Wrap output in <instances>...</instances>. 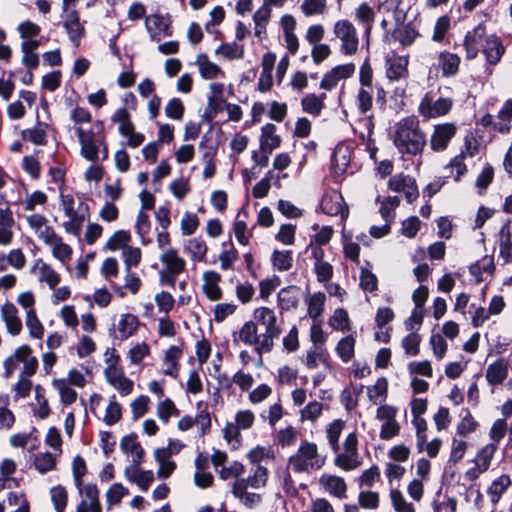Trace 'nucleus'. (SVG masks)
Here are the masks:
<instances>
[{"label": "nucleus", "instance_id": "nucleus-1", "mask_svg": "<svg viewBox=\"0 0 512 512\" xmlns=\"http://www.w3.org/2000/svg\"><path fill=\"white\" fill-rule=\"evenodd\" d=\"M281 331L274 310L259 307L253 312V320L243 324L238 337L244 344L254 347L261 363L262 354L272 351L274 341L280 336Z\"/></svg>", "mask_w": 512, "mask_h": 512}, {"label": "nucleus", "instance_id": "nucleus-2", "mask_svg": "<svg viewBox=\"0 0 512 512\" xmlns=\"http://www.w3.org/2000/svg\"><path fill=\"white\" fill-rule=\"evenodd\" d=\"M393 143L400 153L421 154L427 139L420 127L419 120L414 116L399 120L394 125Z\"/></svg>", "mask_w": 512, "mask_h": 512}, {"label": "nucleus", "instance_id": "nucleus-3", "mask_svg": "<svg viewBox=\"0 0 512 512\" xmlns=\"http://www.w3.org/2000/svg\"><path fill=\"white\" fill-rule=\"evenodd\" d=\"M103 130L102 121H96L93 128L89 130L81 127L74 128L80 144V154L86 160L97 162L108 158V145Z\"/></svg>", "mask_w": 512, "mask_h": 512}, {"label": "nucleus", "instance_id": "nucleus-4", "mask_svg": "<svg viewBox=\"0 0 512 512\" xmlns=\"http://www.w3.org/2000/svg\"><path fill=\"white\" fill-rule=\"evenodd\" d=\"M326 457L318 452L315 443L303 440L297 451L288 459V466L295 473H311L325 465Z\"/></svg>", "mask_w": 512, "mask_h": 512}, {"label": "nucleus", "instance_id": "nucleus-5", "mask_svg": "<svg viewBox=\"0 0 512 512\" xmlns=\"http://www.w3.org/2000/svg\"><path fill=\"white\" fill-rule=\"evenodd\" d=\"M23 364L21 373L26 375H34L38 368V360L32 355V349L28 345L18 347L14 354L4 361V376L10 378L19 364Z\"/></svg>", "mask_w": 512, "mask_h": 512}, {"label": "nucleus", "instance_id": "nucleus-6", "mask_svg": "<svg viewBox=\"0 0 512 512\" xmlns=\"http://www.w3.org/2000/svg\"><path fill=\"white\" fill-rule=\"evenodd\" d=\"M334 464L345 470L351 471L360 466L361 460L358 452V438L356 433H349L343 443V450H338Z\"/></svg>", "mask_w": 512, "mask_h": 512}, {"label": "nucleus", "instance_id": "nucleus-7", "mask_svg": "<svg viewBox=\"0 0 512 512\" xmlns=\"http://www.w3.org/2000/svg\"><path fill=\"white\" fill-rule=\"evenodd\" d=\"M333 33L341 41V52L351 56L358 51L359 39L356 28L349 20H338L333 26Z\"/></svg>", "mask_w": 512, "mask_h": 512}, {"label": "nucleus", "instance_id": "nucleus-8", "mask_svg": "<svg viewBox=\"0 0 512 512\" xmlns=\"http://www.w3.org/2000/svg\"><path fill=\"white\" fill-rule=\"evenodd\" d=\"M453 100L448 97L434 99L432 93H426L421 99L418 111L425 118H437L450 112Z\"/></svg>", "mask_w": 512, "mask_h": 512}, {"label": "nucleus", "instance_id": "nucleus-9", "mask_svg": "<svg viewBox=\"0 0 512 512\" xmlns=\"http://www.w3.org/2000/svg\"><path fill=\"white\" fill-rule=\"evenodd\" d=\"M68 221L64 222L63 227L69 234L79 237L84 222L89 218V207L85 202H79L76 208L71 211H64Z\"/></svg>", "mask_w": 512, "mask_h": 512}, {"label": "nucleus", "instance_id": "nucleus-10", "mask_svg": "<svg viewBox=\"0 0 512 512\" xmlns=\"http://www.w3.org/2000/svg\"><path fill=\"white\" fill-rule=\"evenodd\" d=\"M457 126L454 123H442L434 126L430 137V147L434 152L444 151L450 140L456 135Z\"/></svg>", "mask_w": 512, "mask_h": 512}, {"label": "nucleus", "instance_id": "nucleus-11", "mask_svg": "<svg viewBox=\"0 0 512 512\" xmlns=\"http://www.w3.org/2000/svg\"><path fill=\"white\" fill-rule=\"evenodd\" d=\"M78 494L80 502L76 507V512H102L100 492L95 483H87V487Z\"/></svg>", "mask_w": 512, "mask_h": 512}, {"label": "nucleus", "instance_id": "nucleus-12", "mask_svg": "<svg viewBox=\"0 0 512 512\" xmlns=\"http://www.w3.org/2000/svg\"><path fill=\"white\" fill-rule=\"evenodd\" d=\"M321 210L330 216L340 215L342 219L348 216V208L345 206L342 195L335 190L326 192L320 203Z\"/></svg>", "mask_w": 512, "mask_h": 512}, {"label": "nucleus", "instance_id": "nucleus-13", "mask_svg": "<svg viewBox=\"0 0 512 512\" xmlns=\"http://www.w3.org/2000/svg\"><path fill=\"white\" fill-rule=\"evenodd\" d=\"M487 36L484 23H479L473 30L467 32L463 44L467 59L471 60L477 57L479 45L485 42Z\"/></svg>", "mask_w": 512, "mask_h": 512}, {"label": "nucleus", "instance_id": "nucleus-14", "mask_svg": "<svg viewBox=\"0 0 512 512\" xmlns=\"http://www.w3.org/2000/svg\"><path fill=\"white\" fill-rule=\"evenodd\" d=\"M505 51L506 49L501 38L496 34L488 35L482 44V53L485 56L486 63L490 66L497 65Z\"/></svg>", "mask_w": 512, "mask_h": 512}, {"label": "nucleus", "instance_id": "nucleus-15", "mask_svg": "<svg viewBox=\"0 0 512 512\" xmlns=\"http://www.w3.org/2000/svg\"><path fill=\"white\" fill-rule=\"evenodd\" d=\"M253 474L247 478L237 479L235 481L237 493H241L243 489L251 487L253 489H259L265 487L268 480V470L261 465H255Z\"/></svg>", "mask_w": 512, "mask_h": 512}, {"label": "nucleus", "instance_id": "nucleus-16", "mask_svg": "<svg viewBox=\"0 0 512 512\" xmlns=\"http://www.w3.org/2000/svg\"><path fill=\"white\" fill-rule=\"evenodd\" d=\"M145 26L152 41H160L162 37L172 35L170 24L158 14L149 15L145 19Z\"/></svg>", "mask_w": 512, "mask_h": 512}, {"label": "nucleus", "instance_id": "nucleus-17", "mask_svg": "<svg viewBox=\"0 0 512 512\" xmlns=\"http://www.w3.org/2000/svg\"><path fill=\"white\" fill-rule=\"evenodd\" d=\"M319 484L330 495L338 499L347 498V484L342 477L324 473L319 478Z\"/></svg>", "mask_w": 512, "mask_h": 512}, {"label": "nucleus", "instance_id": "nucleus-18", "mask_svg": "<svg viewBox=\"0 0 512 512\" xmlns=\"http://www.w3.org/2000/svg\"><path fill=\"white\" fill-rule=\"evenodd\" d=\"M202 291L210 301H218L223 296V291L219 286L221 275L216 271H205L202 276Z\"/></svg>", "mask_w": 512, "mask_h": 512}, {"label": "nucleus", "instance_id": "nucleus-19", "mask_svg": "<svg viewBox=\"0 0 512 512\" xmlns=\"http://www.w3.org/2000/svg\"><path fill=\"white\" fill-rule=\"evenodd\" d=\"M183 350L179 346H170L164 353L162 362L163 373L176 379L180 371V359L182 358Z\"/></svg>", "mask_w": 512, "mask_h": 512}, {"label": "nucleus", "instance_id": "nucleus-20", "mask_svg": "<svg viewBox=\"0 0 512 512\" xmlns=\"http://www.w3.org/2000/svg\"><path fill=\"white\" fill-rule=\"evenodd\" d=\"M27 222L38 238L45 244L57 236L54 229L48 225V220L41 214L30 215L27 218Z\"/></svg>", "mask_w": 512, "mask_h": 512}, {"label": "nucleus", "instance_id": "nucleus-21", "mask_svg": "<svg viewBox=\"0 0 512 512\" xmlns=\"http://www.w3.org/2000/svg\"><path fill=\"white\" fill-rule=\"evenodd\" d=\"M300 295L301 291L298 286L291 285L282 288L277 294V303L281 312L297 309Z\"/></svg>", "mask_w": 512, "mask_h": 512}, {"label": "nucleus", "instance_id": "nucleus-22", "mask_svg": "<svg viewBox=\"0 0 512 512\" xmlns=\"http://www.w3.org/2000/svg\"><path fill=\"white\" fill-rule=\"evenodd\" d=\"M409 60L404 56H395L386 60V76L391 81L406 79L409 75Z\"/></svg>", "mask_w": 512, "mask_h": 512}, {"label": "nucleus", "instance_id": "nucleus-23", "mask_svg": "<svg viewBox=\"0 0 512 512\" xmlns=\"http://www.w3.org/2000/svg\"><path fill=\"white\" fill-rule=\"evenodd\" d=\"M1 319L5 323L8 333L13 336L20 334L22 331V321L18 316V309L13 303L6 302L2 305Z\"/></svg>", "mask_w": 512, "mask_h": 512}, {"label": "nucleus", "instance_id": "nucleus-24", "mask_svg": "<svg viewBox=\"0 0 512 512\" xmlns=\"http://www.w3.org/2000/svg\"><path fill=\"white\" fill-rule=\"evenodd\" d=\"M139 319L136 315L131 313L121 314L116 324L115 337L120 340H127L132 337L139 328Z\"/></svg>", "mask_w": 512, "mask_h": 512}, {"label": "nucleus", "instance_id": "nucleus-25", "mask_svg": "<svg viewBox=\"0 0 512 512\" xmlns=\"http://www.w3.org/2000/svg\"><path fill=\"white\" fill-rule=\"evenodd\" d=\"M195 65L198 67L199 74L205 80L225 77L223 70L217 64L210 61L205 53H200L196 56Z\"/></svg>", "mask_w": 512, "mask_h": 512}, {"label": "nucleus", "instance_id": "nucleus-26", "mask_svg": "<svg viewBox=\"0 0 512 512\" xmlns=\"http://www.w3.org/2000/svg\"><path fill=\"white\" fill-rule=\"evenodd\" d=\"M499 254L506 262L512 261V221L506 220L498 232Z\"/></svg>", "mask_w": 512, "mask_h": 512}, {"label": "nucleus", "instance_id": "nucleus-27", "mask_svg": "<svg viewBox=\"0 0 512 512\" xmlns=\"http://www.w3.org/2000/svg\"><path fill=\"white\" fill-rule=\"evenodd\" d=\"M32 273H38V279L45 282L51 289H54L60 282V275L42 259H37L31 268Z\"/></svg>", "mask_w": 512, "mask_h": 512}, {"label": "nucleus", "instance_id": "nucleus-28", "mask_svg": "<svg viewBox=\"0 0 512 512\" xmlns=\"http://www.w3.org/2000/svg\"><path fill=\"white\" fill-rule=\"evenodd\" d=\"M63 26L65 27L70 40L77 47L79 45L80 39L85 34V30L80 23L79 16L75 10H72L66 14L63 21Z\"/></svg>", "mask_w": 512, "mask_h": 512}, {"label": "nucleus", "instance_id": "nucleus-29", "mask_svg": "<svg viewBox=\"0 0 512 512\" xmlns=\"http://www.w3.org/2000/svg\"><path fill=\"white\" fill-rule=\"evenodd\" d=\"M15 224L12 212L9 208H0V244L7 246L11 244Z\"/></svg>", "mask_w": 512, "mask_h": 512}, {"label": "nucleus", "instance_id": "nucleus-30", "mask_svg": "<svg viewBox=\"0 0 512 512\" xmlns=\"http://www.w3.org/2000/svg\"><path fill=\"white\" fill-rule=\"evenodd\" d=\"M509 365L507 360L500 358L491 363L486 370V380L491 385L501 384L508 376Z\"/></svg>", "mask_w": 512, "mask_h": 512}, {"label": "nucleus", "instance_id": "nucleus-31", "mask_svg": "<svg viewBox=\"0 0 512 512\" xmlns=\"http://www.w3.org/2000/svg\"><path fill=\"white\" fill-rule=\"evenodd\" d=\"M161 263L165 266L164 270L172 274H180L185 270L186 262L178 255L177 250L167 249L160 256Z\"/></svg>", "mask_w": 512, "mask_h": 512}, {"label": "nucleus", "instance_id": "nucleus-32", "mask_svg": "<svg viewBox=\"0 0 512 512\" xmlns=\"http://www.w3.org/2000/svg\"><path fill=\"white\" fill-rule=\"evenodd\" d=\"M355 20L364 28V33L367 38L371 34V30L375 21V11L366 2L361 3L355 9Z\"/></svg>", "mask_w": 512, "mask_h": 512}, {"label": "nucleus", "instance_id": "nucleus-33", "mask_svg": "<svg viewBox=\"0 0 512 512\" xmlns=\"http://www.w3.org/2000/svg\"><path fill=\"white\" fill-rule=\"evenodd\" d=\"M207 251V244L202 238H191L184 243V252L189 254L191 260L194 262L205 261Z\"/></svg>", "mask_w": 512, "mask_h": 512}, {"label": "nucleus", "instance_id": "nucleus-34", "mask_svg": "<svg viewBox=\"0 0 512 512\" xmlns=\"http://www.w3.org/2000/svg\"><path fill=\"white\" fill-rule=\"evenodd\" d=\"M120 447L123 452L132 454V462L140 465L144 456V449L137 441L136 435H127L122 438Z\"/></svg>", "mask_w": 512, "mask_h": 512}, {"label": "nucleus", "instance_id": "nucleus-35", "mask_svg": "<svg viewBox=\"0 0 512 512\" xmlns=\"http://www.w3.org/2000/svg\"><path fill=\"white\" fill-rule=\"evenodd\" d=\"M276 127L274 124H266L262 127L260 139V149L263 152L272 153L280 145V137L275 134Z\"/></svg>", "mask_w": 512, "mask_h": 512}, {"label": "nucleus", "instance_id": "nucleus-36", "mask_svg": "<svg viewBox=\"0 0 512 512\" xmlns=\"http://www.w3.org/2000/svg\"><path fill=\"white\" fill-rule=\"evenodd\" d=\"M154 457L159 465L157 471L158 477L161 479L168 478L176 469V463L171 460V456L168 455V452L162 449H156L154 452Z\"/></svg>", "mask_w": 512, "mask_h": 512}, {"label": "nucleus", "instance_id": "nucleus-37", "mask_svg": "<svg viewBox=\"0 0 512 512\" xmlns=\"http://www.w3.org/2000/svg\"><path fill=\"white\" fill-rule=\"evenodd\" d=\"M512 121V100H507L503 107L498 112L497 120L494 123V128L500 133H508L511 129Z\"/></svg>", "mask_w": 512, "mask_h": 512}, {"label": "nucleus", "instance_id": "nucleus-38", "mask_svg": "<svg viewBox=\"0 0 512 512\" xmlns=\"http://www.w3.org/2000/svg\"><path fill=\"white\" fill-rule=\"evenodd\" d=\"M439 61L444 76H454L458 72L460 65V57L458 55L442 52L439 55Z\"/></svg>", "mask_w": 512, "mask_h": 512}, {"label": "nucleus", "instance_id": "nucleus-39", "mask_svg": "<svg viewBox=\"0 0 512 512\" xmlns=\"http://www.w3.org/2000/svg\"><path fill=\"white\" fill-rule=\"evenodd\" d=\"M498 449L496 443H489L478 451L475 457V465L482 471H487L491 465V461Z\"/></svg>", "mask_w": 512, "mask_h": 512}, {"label": "nucleus", "instance_id": "nucleus-40", "mask_svg": "<svg viewBox=\"0 0 512 512\" xmlns=\"http://www.w3.org/2000/svg\"><path fill=\"white\" fill-rule=\"evenodd\" d=\"M56 457L57 455H53L50 452L38 453L34 457L33 465L39 473L45 474L55 469Z\"/></svg>", "mask_w": 512, "mask_h": 512}, {"label": "nucleus", "instance_id": "nucleus-41", "mask_svg": "<svg viewBox=\"0 0 512 512\" xmlns=\"http://www.w3.org/2000/svg\"><path fill=\"white\" fill-rule=\"evenodd\" d=\"M327 0H303L300 5L301 12L306 17L324 15L327 11Z\"/></svg>", "mask_w": 512, "mask_h": 512}, {"label": "nucleus", "instance_id": "nucleus-42", "mask_svg": "<svg viewBox=\"0 0 512 512\" xmlns=\"http://www.w3.org/2000/svg\"><path fill=\"white\" fill-rule=\"evenodd\" d=\"M112 122L119 124V133L124 136L132 133L134 125L131 122L130 114L125 107H121L111 117Z\"/></svg>", "mask_w": 512, "mask_h": 512}, {"label": "nucleus", "instance_id": "nucleus-43", "mask_svg": "<svg viewBox=\"0 0 512 512\" xmlns=\"http://www.w3.org/2000/svg\"><path fill=\"white\" fill-rule=\"evenodd\" d=\"M344 427L345 422L341 419H336L326 429L327 440L334 453H337L339 450V438Z\"/></svg>", "mask_w": 512, "mask_h": 512}, {"label": "nucleus", "instance_id": "nucleus-44", "mask_svg": "<svg viewBox=\"0 0 512 512\" xmlns=\"http://www.w3.org/2000/svg\"><path fill=\"white\" fill-rule=\"evenodd\" d=\"M52 386L59 392L64 405H70L77 400V392L68 385L66 379H54Z\"/></svg>", "mask_w": 512, "mask_h": 512}, {"label": "nucleus", "instance_id": "nucleus-45", "mask_svg": "<svg viewBox=\"0 0 512 512\" xmlns=\"http://www.w3.org/2000/svg\"><path fill=\"white\" fill-rule=\"evenodd\" d=\"M47 245L51 247L53 256L61 262L65 263L71 259L72 248L64 243L58 235L55 236V239L48 242Z\"/></svg>", "mask_w": 512, "mask_h": 512}, {"label": "nucleus", "instance_id": "nucleus-46", "mask_svg": "<svg viewBox=\"0 0 512 512\" xmlns=\"http://www.w3.org/2000/svg\"><path fill=\"white\" fill-rule=\"evenodd\" d=\"M325 98V93H323L321 96L308 94L301 101L302 108L306 113L319 115L324 107Z\"/></svg>", "mask_w": 512, "mask_h": 512}, {"label": "nucleus", "instance_id": "nucleus-47", "mask_svg": "<svg viewBox=\"0 0 512 512\" xmlns=\"http://www.w3.org/2000/svg\"><path fill=\"white\" fill-rule=\"evenodd\" d=\"M271 260L274 268L279 272L288 271L293 265L292 252L289 250H275Z\"/></svg>", "mask_w": 512, "mask_h": 512}, {"label": "nucleus", "instance_id": "nucleus-48", "mask_svg": "<svg viewBox=\"0 0 512 512\" xmlns=\"http://www.w3.org/2000/svg\"><path fill=\"white\" fill-rule=\"evenodd\" d=\"M388 392L387 379L382 377L379 378L372 387H368L367 394L369 400L373 404H378L385 400Z\"/></svg>", "mask_w": 512, "mask_h": 512}, {"label": "nucleus", "instance_id": "nucleus-49", "mask_svg": "<svg viewBox=\"0 0 512 512\" xmlns=\"http://www.w3.org/2000/svg\"><path fill=\"white\" fill-rule=\"evenodd\" d=\"M511 485V479L508 475L503 474L495 479L488 489V493L493 503H497L501 495Z\"/></svg>", "mask_w": 512, "mask_h": 512}, {"label": "nucleus", "instance_id": "nucleus-50", "mask_svg": "<svg viewBox=\"0 0 512 512\" xmlns=\"http://www.w3.org/2000/svg\"><path fill=\"white\" fill-rule=\"evenodd\" d=\"M355 342L352 335L346 336L338 342L336 351L343 362H348L353 358Z\"/></svg>", "mask_w": 512, "mask_h": 512}, {"label": "nucleus", "instance_id": "nucleus-51", "mask_svg": "<svg viewBox=\"0 0 512 512\" xmlns=\"http://www.w3.org/2000/svg\"><path fill=\"white\" fill-rule=\"evenodd\" d=\"M51 500L56 512H64L68 503V493L64 486H54L50 490Z\"/></svg>", "mask_w": 512, "mask_h": 512}, {"label": "nucleus", "instance_id": "nucleus-52", "mask_svg": "<svg viewBox=\"0 0 512 512\" xmlns=\"http://www.w3.org/2000/svg\"><path fill=\"white\" fill-rule=\"evenodd\" d=\"M381 478L380 469L378 466L373 465L369 469H366L362 472V474L358 477V485L359 488H372L373 485L378 482Z\"/></svg>", "mask_w": 512, "mask_h": 512}, {"label": "nucleus", "instance_id": "nucleus-53", "mask_svg": "<svg viewBox=\"0 0 512 512\" xmlns=\"http://www.w3.org/2000/svg\"><path fill=\"white\" fill-rule=\"evenodd\" d=\"M209 88L211 91V95L208 97V108L210 109L211 112L217 113L219 110V105L224 102V84L211 83Z\"/></svg>", "mask_w": 512, "mask_h": 512}, {"label": "nucleus", "instance_id": "nucleus-54", "mask_svg": "<svg viewBox=\"0 0 512 512\" xmlns=\"http://www.w3.org/2000/svg\"><path fill=\"white\" fill-rule=\"evenodd\" d=\"M26 326L29 329L30 336L35 339H41L44 334V328L36 315L34 309H30L26 314Z\"/></svg>", "mask_w": 512, "mask_h": 512}, {"label": "nucleus", "instance_id": "nucleus-55", "mask_svg": "<svg viewBox=\"0 0 512 512\" xmlns=\"http://www.w3.org/2000/svg\"><path fill=\"white\" fill-rule=\"evenodd\" d=\"M326 296L322 292L313 294L308 303V315L312 319H317L323 312Z\"/></svg>", "mask_w": 512, "mask_h": 512}, {"label": "nucleus", "instance_id": "nucleus-56", "mask_svg": "<svg viewBox=\"0 0 512 512\" xmlns=\"http://www.w3.org/2000/svg\"><path fill=\"white\" fill-rule=\"evenodd\" d=\"M129 493V490L124 487L121 483H115L109 487L106 492V499L108 507L111 508L114 505H118L122 498Z\"/></svg>", "mask_w": 512, "mask_h": 512}, {"label": "nucleus", "instance_id": "nucleus-57", "mask_svg": "<svg viewBox=\"0 0 512 512\" xmlns=\"http://www.w3.org/2000/svg\"><path fill=\"white\" fill-rule=\"evenodd\" d=\"M130 239L131 236L128 231H116L107 241L106 248L111 251H116L120 248L124 250V247L128 246L127 243L130 241Z\"/></svg>", "mask_w": 512, "mask_h": 512}, {"label": "nucleus", "instance_id": "nucleus-58", "mask_svg": "<svg viewBox=\"0 0 512 512\" xmlns=\"http://www.w3.org/2000/svg\"><path fill=\"white\" fill-rule=\"evenodd\" d=\"M157 415L164 423H167L171 416L179 415V410L174 402L167 398L157 404Z\"/></svg>", "mask_w": 512, "mask_h": 512}, {"label": "nucleus", "instance_id": "nucleus-59", "mask_svg": "<svg viewBox=\"0 0 512 512\" xmlns=\"http://www.w3.org/2000/svg\"><path fill=\"white\" fill-rule=\"evenodd\" d=\"M216 54L228 59H241L244 55V49L235 42L223 43L216 49Z\"/></svg>", "mask_w": 512, "mask_h": 512}, {"label": "nucleus", "instance_id": "nucleus-60", "mask_svg": "<svg viewBox=\"0 0 512 512\" xmlns=\"http://www.w3.org/2000/svg\"><path fill=\"white\" fill-rule=\"evenodd\" d=\"M330 326L338 331H346L349 329V317L346 310L336 309L329 320Z\"/></svg>", "mask_w": 512, "mask_h": 512}, {"label": "nucleus", "instance_id": "nucleus-61", "mask_svg": "<svg viewBox=\"0 0 512 512\" xmlns=\"http://www.w3.org/2000/svg\"><path fill=\"white\" fill-rule=\"evenodd\" d=\"M323 404L318 401L309 402L301 410V420L315 422L322 414Z\"/></svg>", "mask_w": 512, "mask_h": 512}, {"label": "nucleus", "instance_id": "nucleus-62", "mask_svg": "<svg viewBox=\"0 0 512 512\" xmlns=\"http://www.w3.org/2000/svg\"><path fill=\"white\" fill-rule=\"evenodd\" d=\"M31 376L32 375L20 373L18 381L13 387L16 400L25 398L30 394L32 388V381L30 380Z\"/></svg>", "mask_w": 512, "mask_h": 512}, {"label": "nucleus", "instance_id": "nucleus-63", "mask_svg": "<svg viewBox=\"0 0 512 512\" xmlns=\"http://www.w3.org/2000/svg\"><path fill=\"white\" fill-rule=\"evenodd\" d=\"M150 354V346L145 343H137L128 351V358L132 364L138 365Z\"/></svg>", "mask_w": 512, "mask_h": 512}, {"label": "nucleus", "instance_id": "nucleus-64", "mask_svg": "<svg viewBox=\"0 0 512 512\" xmlns=\"http://www.w3.org/2000/svg\"><path fill=\"white\" fill-rule=\"evenodd\" d=\"M389 495L396 512H406L414 507L412 503L406 501L404 495L398 489H391Z\"/></svg>", "mask_w": 512, "mask_h": 512}]
</instances>
